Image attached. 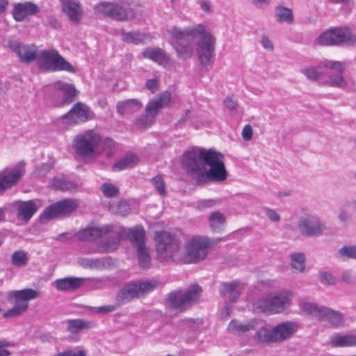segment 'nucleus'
<instances>
[{
  "label": "nucleus",
  "instance_id": "nucleus-1",
  "mask_svg": "<svg viewBox=\"0 0 356 356\" xmlns=\"http://www.w3.org/2000/svg\"><path fill=\"white\" fill-rule=\"evenodd\" d=\"M168 33L171 35V40L181 42L188 40L189 38H199L195 44V50L200 64L207 67L212 64L214 57L216 38L209 32L203 24H197L194 27H188L181 29L177 26H173Z\"/></svg>",
  "mask_w": 356,
  "mask_h": 356
},
{
  "label": "nucleus",
  "instance_id": "nucleus-2",
  "mask_svg": "<svg viewBox=\"0 0 356 356\" xmlns=\"http://www.w3.org/2000/svg\"><path fill=\"white\" fill-rule=\"evenodd\" d=\"M102 137L94 129H88L77 134L72 142L75 152L85 161L97 158L100 152L98 147L101 145Z\"/></svg>",
  "mask_w": 356,
  "mask_h": 356
},
{
  "label": "nucleus",
  "instance_id": "nucleus-3",
  "mask_svg": "<svg viewBox=\"0 0 356 356\" xmlns=\"http://www.w3.org/2000/svg\"><path fill=\"white\" fill-rule=\"evenodd\" d=\"M156 259L161 262L175 260L179 254L180 243L175 234L162 231L154 234Z\"/></svg>",
  "mask_w": 356,
  "mask_h": 356
},
{
  "label": "nucleus",
  "instance_id": "nucleus-4",
  "mask_svg": "<svg viewBox=\"0 0 356 356\" xmlns=\"http://www.w3.org/2000/svg\"><path fill=\"white\" fill-rule=\"evenodd\" d=\"M39 297V292L27 288L22 290H13L7 293L8 300L13 302L12 308L3 312L5 318H16L26 312L29 307V301Z\"/></svg>",
  "mask_w": 356,
  "mask_h": 356
},
{
  "label": "nucleus",
  "instance_id": "nucleus-5",
  "mask_svg": "<svg viewBox=\"0 0 356 356\" xmlns=\"http://www.w3.org/2000/svg\"><path fill=\"white\" fill-rule=\"evenodd\" d=\"M291 297L292 293L289 291L270 293L265 298L256 300L253 304L254 310L258 313H281L291 305Z\"/></svg>",
  "mask_w": 356,
  "mask_h": 356
},
{
  "label": "nucleus",
  "instance_id": "nucleus-6",
  "mask_svg": "<svg viewBox=\"0 0 356 356\" xmlns=\"http://www.w3.org/2000/svg\"><path fill=\"white\" fill-rule=\"evenodd\" d=\"M202 293V288L192 285L186 291H174L168 293L167 303L173 309L183 312L197 302Z\"/></svg>",
  "mask_w": 356,
  "mask_h": 356
},
{
  "label": "nucleus",
  "instance_id": "nucleus-7",
  "mask_svg": "<svg viewBox=\"0 0 356 356\" xmlns=\"http://www.w3.org/2000/svg\"><path fill=\"white\" fill-rule=\"evenodd\" d=\"M205 156V163L209 166L208 170L204 168L201 179L206 177L214 182H222L227 179V171L225 165V155L213 149H209Z\"/></svg>",
  "mask_w": 356,
  "mask_h": 356
},
{
  "label": "nucleus",
  "instance_id": "nucleus-8",
  "mask_svg": "<svg viewBox=\"0 0 356 356\" xmlns=\"http://www.w3.org/2000/svg\"><path fill=\"white\" fill-rule=\"evenodd\" d=\"M322 46H353L356 43V35L348 27L330 29L317 38Z\"/></svg>",
  "mask_w": 356,
  "mask_h": 356
},
{
  "label": "nucleus",
  "instance_id": "nucleus-9",
  "mask_svg": "<svg viewBox=\"0 0 356 356\" xmlns=\"http://www.w3.org/2000/svg\"><path fill=\"white\" fill-rule=\"evenodd\" d=\"M38 63L41 69L44 71H67L74 73L75 68L54 49L40 50Z\"/></svg>",
  "mask_w": 356,
  "mask_h": 356
},
{
  "label": "nucleus",
  "instance_id": "nucleus-10",
  "mask_svg": "<svg viewBox=\"0 0 356 356\" xmlns=\"http://www.w3.org/2000/svg\"><path fill=\"white\" fill-rule=\"evenodd\" d=\"M208 149L204 148L193 147L186 151L181 159L183 168L193 177H195L200 181L204 174L205 167V154Z\"/></svg>",
  "mask_w": 356,
  "mask_h": 356
},
{
  "label": "nucleus",
  "instance_id": "nucleus-11",
  "mask_svg": "<svg viewBox=\"0 0 356 356\" xmlns=\"http://www.w3.org/2000/svg\"><path fill=\"white\" fill-rule=\"evenodd\" d=\"M210 241L208 238L195 236L186 244L184 260L188 264H196L204 260L208 253Z\"/></svg>",
  "mask_w": 356,
  "mask_h": 356
},
{
  "label": "nucleus",
  "instance_id": "nucleus-12",
  "mask_svg": "<svg viewBox=\"0 0 356 356\" xmlns=\"http://www.w3.org/2000/svg\"><path fill=\"white\" fill-rule=\"evenodd\" d=\"M79 205L76 199L66 198L58 201L47 207L40 214L41 220H49L51 219L65 218L70 216Z\"/></svg>",
  "mask_w": 356,
  "mask_h": 356
},
{
  "label": "nucleus",
  "instance_id": "nucleus-13",
  "mask_svg": "<svg viewBox=\"0 0 356 356\" xmlns=\"http://www.w3.org/2000/svg\"><path fill=\"white\" fill-rule=\"evenodd\" d=\"M155 282H144L139 283H129L120 289L116 295V302L120 306L133 298H138L142 295L152 291L156 286Z\"/></svg>",
  "mask_w": 356,
  "mask_h": 356
},
{
  "label": "nucleus",
  "instance_id": "nucleus-14",
  "mask_svg": "<svg viewBox=\"0 0 356 356\" xmlns=\"http://www.w3.org/2000/svg\"><path fill=\"white\" fill-rule=\"evenodd\" d=\"M26 172V163L18 162L12 168H6L0 172V194L16 186Z\"/></svg>",
  "mask_w": 356,
  "mask_h": 356
},
{
  "label": "nucleus",
  "instance_id": "nucleus-15",
  "mask_svg": "<svg viewBox=\"0 0 356 356\" xmlns=\"http://www.w3.org/2000/svg\"><path fill=\"white\" fill-rule=\"evenodd\" d=\"M94 118L95 114L88 106L82 102H77L62 116V120L67 125H75L86 122Z\"/></svg>",
  "mask_w": 356,
  "mask_h": 356
},
{
  "label": "nucleus",
  "instance_id": "nucleus-16",
  "mask_svg": "<svg viewBox=\"0 0 356 356\" xmlns=\"http://www.w3.org/2000/svg\"><path fill=\"white\" fill-rule=\"evenodd\" d=\"M301 234L306 236H318L325 229V225L315 216H303L298 223Z\"/></svg>",
  "mask_w": 356,
  "mask_h": 356
},
{
  "label": "nucleus",
  "instance_id": "nucleus-17",
  "mask_svg": "<svg viewBox=\"0 0 356 356\" xmlns=\"http://www.w3.org/2000/svg\"><path fill=\"white\" fill-rule=\"evenodd\" d=\"M8 46L13 52L17 54L22 63H30L38 60L40 50H38L35 45L26 44L18 41H10Z\"/></svg>",
  "mask_w": 356,
  "mask_h": 356
},
{
  "label": "nucleus",
  "instance_id": "nucleus-18",
  "mask_svg": "<svg viewBox=\"0 0 356 356\" xmlns=\"http://www.w3.org/2000/svg\"><path fill=\"white\" fill-rule=\"evenodd\" d=\"M318 67L329 68L337 72L336 75L330 76V85L332 86L343 88L346 86L347 81L343 76V73L345 70L346 65L344 63L340 61H332L325 60L318 63Z\"/></svg>",
  "mask_w": 356,
  "mask_h": 356
},
{
  "label": "nucleus",
  "instance_id": "nucleus-19",
  "mask_svg": "<svg viewBox=\"0 0 356 356\" xmlns=\"http://www.w3.org/2000/svg\"><path fill=\"white\" fill-rule=\"evenodd\" d=\"M298 324L294 321H284L273 327L275 343L283 342L291 338L298 330Z\"/></svg>",
  "mask_w": 356,
  "mask_h": 356
},
{
  "label": "nucleus",
  "instance_id": "nucleus-20",
  "mask_svg": "<svg viewBox=\"0 0 356 356\" xmlns=\"http://www.w3.org/2000/svg\"><path fill=\"white\" fill-rule=\"evenodd\" d=\"M40 11L37 4L32 1L16 3L13 5L12 15L16 22H24L29 17L35 15Z\"/></svg>",
  "mask_w": 356,
  "mask_h": 356
},
{
  "label": "nucleus",
  "instance_id": "nucleus-21",
  "mask_svg": "<svg viewBox=\"0 0 356 356\" xmlns=\"http://www.w3.org/2000/svg\"><path fill=\"white\" fill-rule=\"evenodd\" d=\"M120 237H123L124 239L128 238L136 249L146 246L145 232L142 226H136L131 229L121 227L120 228Z\"/></svg>",
  "mask_w": 356,
  "mask_h": 356
},
{
  "label": "nucleus",
  "instance_id": "nucleus-22",
  "mask_svg": "<svg viewBox=\"0 0 356 356\" xmlns=\"http://www.w3.org/2000/svg\"><path fill=\"white\" fill-rule=\"evenodd\" d=\"M53 88L56 93H62L63 99L58 104L60 106L70 104L74 101L78 91L72 84L63 81H58L53 83Z\"/></svg>",
  "mask_w": 356,
  "mask_h": 356
},
{
  "label": "nucleus",
  "instance_id": "nucleus-23",
  "mask_svg": "<svg viewBox=\"0 0 356 356\" xmlns=\"http://www.w3.org/2000/svg\"><path fill=\"white\" fill-rule=\"evenodd\" d=\"M14 207L17 211V218L27 222L37 212L39 207L35 200L15 202Z\"/></svg>",
  "mask_w": 356,
  "mask_h": 356
},
{
  "label": "nucleus",
  "instance_id": "nucleus-24",
  "mask_svg": "<svg viewBox=\"0 0 356 356\" xmlns=\"http://www.w3.org/2000/svg\"><path fill=\"white\" fill-rule=\"evenodd\" d=\"M62 10L67 16L69 20L79 24L82 17L83 10L79 1L73 0H60Z\"/></svg>",
  "mask_w": 356,
  "mask_h": 356
},
{
  "label": "nucleus",
  "instance_id": "nucleus-25",
  "mask_svg": "<svg viewBox=\"0 0 356 356\" xmlns=\"http://www.w3.org/2000/svg\"><path fill=\"white\" fill-rule=\"evenodd\" d=\"M112 225H106L102 227H88L77 233L79 241H93L98 238L104 237L111 231Z\"/></svg>",
  "mask_w": 356,
  "mask_h": 356
},
{
  "label": "nucleus",
  "instance_id": "nucleus-26",
  "mask_svg": "<svg viewBox=\"0 0 356 356\" xmlns=\"http://www.w3.org/2000/svg\"><path fill=\"white\" fill-rule=\"evenodd\" d=\"M171 102V95L168 91L162 92L158 97L152 99L145 107V112L154 118L159 111L167 106Z\"/></svg>",
  "mask_w": 356,
  "mask_h": 356
},
{
  "label": "nucleus",
  "instance_id": "nucleus-27",
  "mask_svg": "<svg viewBox=\"0 0 356 356\" xmlns=\"http://www.w3.org/2000/svg\"><path fill=\"white\" fill-rule=\"evenodd\" d=\"M241 289V285L238 281L223 282L220 286V293L225 300L235 302L239 298Z\"/></svg>",
  "mask_w": 356,
  "mask_h": 356
},
{
  "label": "nucleus",
  "instance_id": "nucleus-28",
  "mask_svg": "<svg viewBox=\"0 0 356 356\" xmlns=\"http://www.w3.org/2000/svg\"><path fill=\"white\" fill-rule=\"evenodd\" d=\"M256 321L242 322L236 319L232 320L227 326V331L234 335H241L255 329Z\"/></svg>",
  "mask_w": 356,
  "mask_h": 356
},
{
  "label": "nucleus",
  "instance_id": "nucleus-29",
  "mask_svg": "<svg viewBox=\"0 0 356 356\" xmlns=\"http://www.w3.org/2000/svg\"><path fill=\"white\" fill-rule=\"evenodd\" d=\"M83 278L68 277L56 280L54 284L57 290L60 291H74L83 285Z\"/></svg>",
  "mask_w": 356,
  "mask_h": 356
},
{
  "label": "nucleus",
  "instance_id": "nucleus-30",
  "mask_svg": "<svg viewBox=\"0 0 356 356\" xmlns=\"http://www.w3.org/2000/svg\"><path fill=\"white\" fill-rule=\"evenodd\" d=\"M135 14L131 8H124L119 3L113 2L109 18L116 21H125L130 18H134Z\"/></svg>",
  "mask_w": 356,
  "mask_h": 356
},
{
  "label": "nucleus",
  "instance_id": "nucleus-31",
  "mask_svg": "<svg viewBox=\"0 0 356 356\" xmlns=\"http://www.w3.org/2000/svg\"><path fill=\"white\" fill-rule=\"evenodd\" d=\"M143 55L144 58H148L159 65H166L170 62V57L165 51L159 47L146 48L143 51Z\"/></svg>",
  "mask_w": 356,
  "mask_h": 356
},
{
  "label": "nucleus",
  "instance_id": "nucleus-32",
  "mask_svg": "<svg viewBox=\"0 0 356 356\" xmlns=\"http://www.w3.org/2000/svg\"><path fill=\"white\" fill-rule=\"evenodd\" d=\"M108 234L109 238L102 242L100 245V248L103 252H111L116 250L120 241L124 239L123 237H120V228L116 229L113 225H112L111 231Z\"/></svg>",
  "mask_w": 356,
  "mask_h": 356
},
{
  "label": "nucleus",
  "instance_id": "nucleus-33",
  "mask_svg": "<svg viewBox=\"0 0 356 356\" xmlns=\"http://www.w3.org/2000/svg\"><path fill=\"white\" fill-rule=\"evenodd\" d=\"M143 107L142 103L136 99H126L117 104V111L121 115H129L138 112Z\"/></svg>",
  "mask_w": 356,
  "mask_h": 356
},
{
  "label": "nucleus",
  "instance_id": "nucleus-34",
  "mask_svg": "<svg viewBox=\"0 0 356 356\" xmlns=\"http://www.w3.org/2000/svg\"><path fill=\"white\" fill-rule=\"evenodd\" d=\"M253 339L258 345L275 343L273 328L267 325L261 326L255 332Z\"/></svg>",
  "mask_w": 356,
  "mask_h": 356
},
{
  "label": "nucleus",
  "instance_id": "nucleus-35",
  "mask_svg": "<svg viewBox=\"0 0 356 356\" xmlns=\"http://www.w3.org/2000/svg\"><path fill=\"white\" fill-rule=\"evenodd\" d=\"M329 343L333 347L356 346V335L337 333L330 337Z\"/></svg>",
  "mask_w": 356,
  "mask_h": 356
},
{
  "label": "nucleus",
  "instance_id": "nucleus-36",
  "mask_svg": "<svg viewBox=\"0 0 356 356\" xmlns=\"http://www.w3.org/2000/svg\"><path fill=\"white\" fill-rule=\"evenodd\" d=\"M67 330L71 334H78L84 330H89L95 326L92 321H87L83 318L69 319L65 321Z\"/></svg>",
  "mask_w": 356,
  "mask_h": 356
},
{
  "label": "nucleus",
  "instance_id": "nucleus-37",
  "mask_svg": "<svg viewBox=\"0 0 356 356\" xmlns=\"http://www.w3.org/2000/svg\"><path fill=\"white\" fill-rule=\"evenodd\" d=\"M170 44L175 48L177 56L182 60L191 58L193 54V48L190 44H184L182 42L170 41Z\"/></svg>",
  "mask_w": 356,
  "mask_h": 356
},
{
  "label": "nucleus",
  "instance_id": "nucleus-38",
  "mask_svg": "<svg viewBox=\"0 0 356 356\" xmlns=\"http://www.w3.org/2000/svg\"><path fill=\"white\" fill-rule=\"evenodd\" d=\"M51 186L58 191L63 192H72L77 188V185L70 180H67L62 177H56L51 180Z\"/></svg>",
  "mask_w": 356,
  "mask_h": 356
},
{
  "label": "nucleus",
  "instance_id": "nucleus-39",
  "mask_svg": "<svg viewBox=\"0 0 356 356\" xmlns=\"http://www.w3.org/2000/svg\"><path fill=\"white\" fill-rule=\"evenodd\" d=\"M225 222L226 218L223 213L220 211H214L209 217V224L213 232H221Z\"/></svg>",
  "mask_w": 356,
  "mask_h": 356
},
{
  "label": "nucleus",
  "instance_id": "nucleus-40",
  "mask_svg": "<svg viewBox=\"0 0 356 356\" xmlns=\"http://www.w3.org/2000/svg\"><path fill=\"white\" fill-rule=\"evenodd\" d=\"M121 35L123 41L135 44L143 43L146 40L149 38V35L139 31L126 32L122 30L121 31Z\"/></svg>",
  "mask_w": 356,
  "mask_h": 356
},
{
  "label": "nucleus",
  "instance_id": "nucleus-41",
  "mask_svg": "<svg viewBox=\"0 0 356 356\" xmlns=\"http://www.w3.org/2000/svg\"><path fill=\"white\" fill-rule=\"evenodd\" d=\"M323 320L327 321L332 327H338L343 324V317L340 312L325 307L321 321Z\"/></svg>",
  "mask_w": 356,
  "mask_h": 356
},
{
  "label": "nucleus",
  "instance_id": "nucleus-42",
  "mask_svg": "<svg viewBox=\"0 0 356 356\" xmlns=\"http://www.w3.org/2000/svg\"><path fill=\"white\" fill-rule=\"evenodd\" d=\"M275 16L277 21L280 23L292 24L294 21L292 10L282 6H277L275 8Z\"/></svg>",
  "mask_w": 356,
  "mask_h": 356
},
{
  "label": "nucleus",
  "instance_id": "nucleus-43",
  "mask_svg": "<svg viewBox=\"0 0 356 356\" xmlns=\"http://www.w3.org/2000/svg\"><path fill=\"white\" fill-rule=\"evenodd\" d=\"M325 308V307H319L313 302H305L301 306V311L321 321Z\"/></svg>",
  "mask_w": 356,
  "mask_h": 356
},
{
  "label": "nucleus",
  "instance_id": "nucleus-44",
  "mask_svg": "<svg viewBox=\"0 0 356 356\" xmlns=\"http://www.w3.org/2000/svg\"><path fill=\"white\" fill-rule=\"evenodd\" d=\"M138 161V157L134 154L127 155L115 163L112 169L113 171H120L134 166Z\"/></svg>",
  "mask_w": 356,
  "mask_h": 356
},
{
  "label": "nucleus",
  "instance_id": "nucleus-45",
  "mask_svg": "<svg viewBox=\"0 0 356 356\" xmlns=\"http://www.w3.org/2000/svg\"><path fill=\"white\" fill-rule=\"evenodd\" d=\"M136 250L139 266L143 269H148L152 264L148 248L147 246L140 247Z\"/></svg>",
  "mask_w": 356,
  "mask_h": 356
},
{
  "label": "nucleus",
  "instance_id": "nucleus-46",
  "mask_svg": "<svg viewBox=\"0 0 356 356\" xmlns=\"http://www.w3.org/2000/svg\"><path fill=\"white\" fill-rule=\"evenodd\" d=\"M11 261L13 265L17 267H22L27 265L29 257L24 250H17L11 255Z\"/></svg>",
  "mask_w": 356,
  "mask_h": 356
},
{
  "label": "nucleus",
  "instance_id": "nucleus-47",
  "mask_svg": "<svg viewBox=\"0 0 356 356\" xmlns=\"http://www.w3.org/2000/svg\"><path fill=\"white\" fill-rule=\"evenodd\" d=\"M100 191L106 198H113L119 195L120 189L110 182H104L100 186Z\"/></svg>",
  "mask_w": 356,
  "mask_h": 356
},
{
  "label": "nucleus",
  "instance_id": "nucleus-48",
  "mask_svg": "<svg viewBox=\"0 0 356 356\" xmlns=\"http://www.w3.org/2000/svg\"><path fill=\"white\" fill-rule=\"evenodd\" d=\"M113 2L102 1L94 6V13L97 16H104L109 18Z\"/></svg>",
  "mask_w": 356,
  "mask_h": 356
},
{
  "label": "nucleus",
  "instance_id": "nucleus-49",
  "mask_svg": "<svg viewBox=\"0 0 356 356\" xmlns=\"http://www.w3.org/2000/svg\"><path fill=\"white\" fill-rule=\"evenodd\" d=\"M291 266L298 272H303L305 268V258L302 253H294L291 255Z\"/></svg>",
  "mask_w": 356,
  "mask_h": 356
},
{
  "label": "nucleus",
  "instance_id": "nucleus-50",
  "mask_svg": "<svg viewBox=\"0 0 356 356\" xmlns=\"http://www.w3.org/2000/svg\"><path fill=\"white\" fill-rule=\"evenodd\" d=\"M318 64L316 66H308L301 69V72L307 76V78L312 81H317L318 79L322 75V73L318 70L323 67H318Z\"/></svg>",
  "mask_w": 356,
  "mask_h": 356
},
{
  "label": "nucleus",
  "instance_id": "nucleus-51",
  "mask_svg": "<svg viewBox=\"0 0 356 356\" xmlns=\"http://www.w3.org/2000/svg\"><path fill=\"white\" fill-rule=\"evenodd\" d=\"M150 182L161 196H165L166 195L165 182L162 175H158L152 177L150 179Z\"/></svg>",
  "mask_w": 356,
  "mask_h": 356
},
{
  "label": "nucleus",
  "instance_id": "nucleus-52",
  "mask_svg": "<svg viewBox=\"0 0 356 356\" xmlns=\"http://www.w3.org/2000/svg\"><path fill=\"white\" fill-rule=\"evenodd\" d=\"M119 306L117 305H104L101 307H86L88 309L94 314H106L111 313L117 309Z\"/></svg>",
  "mask_w": 356,
  "mask_h": 356
},
{
  "label": "nucleus",
  "instance_id": "nucleus-53",
  "mask_svg": "<svg viewBox=\"0 0 356 356\" xmlns=\"http://www.w3.org/2000/svg\"><path fill=\"white\" fill-rule=\"evenodd\" d=\"M155 118L149 113L143 114L136 120V125L140 129H145L151 126L154 122Z\"/></svg>",
  "mask_w": 356,
  "mask_h": 356
},
{
  "label": "nucleus",
  "instance_id": "nucleus-54",
  "mask_svg": "<svg viewBox=\"0 0 356 356\" xmlns=\"http://www.w3.org/2000/svg\"><path fill=\"white\" fill-rule=\"evenodd\" d=\"M343 258L356 259V245H345L339 250Z\"/></svg>",
  "mask_w": 356,
  "mask_h": 356
},
{
  "label": "nucleus",
  "instance_id": "nucleus-55",
  "mask_svg": "<svg viewBox=\"0 0 356 356\" xmlns=\"http://www.w3.org/2000/svg\"><path fill=\"white\" fill-rule=\"evenodd\" d=\"M79 264L84 268H98L102 265V262L97 259H82Z\"/></svg>",
  "mask_w": 356,
  "mask_h": 356
},
{
  "label": "nucleus",
  "instance_id": "nucleus-56",
  "mask_svg": "<svg viewBox=\"0 0 356 356\" xmlns=\"http://www.w3.org/2000/svg\"><path fill=\"white\" fill-rule=\"evenodd\" d=\"M131 208L128 202L124 200L118 202L115 212L122 216H127L130 212Z\"/></svg>",
  "mask_w": 356,
  "mask_h": 356
},
{
  "label": "nucleus",
  "instance_id": "nucleus-57",
  "mask_svg": "<svg viewBox=\"0 0 356 356\" xmlns=\"http://www.w3.org/2000/svg\"><path fill=\"white\" fill-rule=\"evenodd\" d=\"M320 280L322 283L327 285H333L336 282L334 276L328 272H321L320 273Z\"/></svg>",
  "mask_w": 356,
  "mask_h": 356
},
{
  "label": "nucleus",
  "instance_id": "nucleus-58",
  "mask_svg": "<svg viewBox=\"0 0 356 356\" xmlns=\"http://www.w3.org/2000/svg\"><path fill=\"white\" fill-rule=\"evenodd\" d=\"M11 346L10 342L6 339L0 340V356H10L11 353L8 350L4 349L3 348L9 347Z\"/></svg>",
  "mask_w": 356,
  "mask_h": 356
},
{
  "label": "nucleus",
  "instance_id": "nucleus-59",
  "mask_svg": "<svg viewBox=\"0 0 356 356\" xmlns=\"http://www.w3.org/2000/svg\"><path fill=\"white\" fill-rule=\"evenodd\" d=\"M341 280L348 284H355L356 282V278L350 271H344L341 274Z\"/></svg>",
  "mask_w": 356,
  "mask_h": 356
},
{
  "label": "nucleus",
  "instance_id": "nucleus-60",
  "mask_svg": "<svg viewBox=\"0 0 356 356\" xmlns=\"http://www.w3.org/2000/svg\"><path fill=\"white\" fill-rule=\"evenodd\" d=\"M242 137L244 140H250L252 137V128L250 124H246L242 131Z\"/></svg>",
  "mask_w": 356,
  "mask_h": 356
},
{
  "label": "nucleus",
  "instance_id": "nucleus-61",
  "mask_svg": "<svg viewBox=\"0 0 356 356\" xmlns=\"http://www.w3.org/2000/svg\"><path fill=\"white\" fill-rule=\"evenodd\" d=\"M102 148L104 150H112L115 147V143L111 138H105L104 140L102 139Z\"/></svg>",
  "mask_w": 356,
  "mask_h": 356
},
{
  "label": "nucleus",
  "instance_id": "nucleus-62",
  "mask_svg": "<svg viewBox=\"0 0 356 356\" xmlns=\"http://www.w3.org/2000/svg\"><path fill=\"white\" fill-rule=\"evenodd\" d=\"M146 87L147 89L154 92L158 90L159 81L156 79H149L146 82Z\"/></svg>",
  "mask_w": 356,
  "mask_h": 356
},
{
  "label": "nucleus",
  "instance_id": "nucleus-63",
  "mask_svg": "<svg viewBox=\"0 0 356 356\" xmlns=\"http://www.w3.org/2000/svg\"><path fill=\"white\" fill-rule=\"evenodd\" d=\"M225 105L227 108H228L230 111L236 110L237 108V103L233 100L231 97H226L224 100Z\"/></svg>",
  "mask_w": 356,
  "mask_h": 356
},
{
  "label": "nucleus",
  "instance_id": "nucleus-64",
  "mask_svg": "<svg viewBox=\"0 0 356 356\" xmlns=\"http://www.w3.org/2000/svg\"><path fill=\"white\" fill-rule=\"evenodd\" d=\"M266 213L268 218L273 222H278L280 219L278 213L274 210L267 209Z\"/></svg>",
  "mask_w": 356,
  "mask_h": 356
}]
</instances>
